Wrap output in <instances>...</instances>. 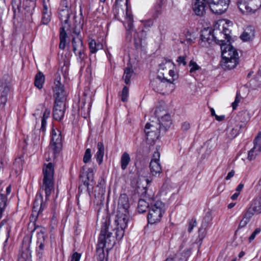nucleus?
I'll list each match as a JSON object with an SVG mask.
<instances>
[{"mask_svg":"<svg viewBox=\"0 0 261 261\" xmlns=\"http://www.w3.org/2000/svg\"><path fill=\"white\" fill-rule=\"evenodd\" d=\"M218 31L214 33L216 39L214 41L221 47L222 61L221 65L224 69L231 70L234 68L239 63V57L237 50L230 44V42L226 41L223 36H221Z\"/></svg>","mask_w":261,"mask_h":261,"instance_id":"f257e3e1","label":"nucleus"},{"mask_svg":"<svg viewBox=\"0 0 261 261\" xmlns=\"http://www.w3.org/2000/svg\"><path fill=\"white\" fill-rule=\"evenodd\" d=\"M129 208L128 196L125 194H121L118 200L116 219L113 224L110 223L116 230V237L118 240H120L124 236V229L129 219Z\"/></svg>","mask_w":261,"mask_h":261,"instance_id":"f03ea898","label":"nucleus"},{"mask_svg":"<svg viewBox=\"0 0 261 261\" xmlns=\"http://www.w3.org/2000/svg\"><path fill=\"white\" fill-rule=\"evenodd\" d=\"M114 231L116 232V230H114L113 226L110 225L109 220H106L101 225L96 248V255L98 261H102L105 257L104 249L106 248L108 252L114 247L116 240H118L116 236L113 234Z\"/></svg>","mask_w":261,"mask_h":261,"instance_id":"7ed1b4c3","label":"nucleus"},{"mask_svg":"<svg viewBox=\"0 0 261 261\" xmlns=\"http://www.w3.org/2000/svg\"><path fill=\"white\" fill-rule=\"evenodd\" d=\"M43 204L41 198H36L34 203L32 214L30 217V222L28 225V230L32 235H36L37 242H44L45 229L39 225L36 226L35 222L38 215L43 210Z\"/></svg>","mask_w":261,"mask_h":261,"instance_id":"20e7f679","label":"nucleus"},{"mask_svg":"<svg viewBox=\"0 0 261 261\" xmlns=\"http://www.w3.org/2000/svg\"><path fill=\"white\" fill-rule=\"evenodd\" d=\"M54 97L55 99L53 116L55 119L61 121L65 111V94L64 85L58 83L54 88Z\"/></svg>","mask_w":261,"mask_h":261,"instance_id":"39448f33","label":"nucleus"},{"mask_svg":"<svg viewBox=\"0 0 261 261\" xmlns=\"http://www.w3.org/2000/svg\"><path fill=\"white\" fill-rule=\"evenodd\" d=\"M165 211V205L161 201L158 200L150 203L148 214V223L153 224L160 222Z\"/></svg>","mask_w":261,"mask_h":261,"instance_id":"423d86ee","label":"nucleus"},{"mask_svg":"<svg viewBox=\"0 0 261 261\" xmlns=\"http://www.w3.org/2000/svg\"><path fill=\"white\" fill-rule=\"evenodd\" d=\"M54 167L52 163L44 165L43 168V179L42 186V190L45 192L46 197L50 196L53 188V178Z\"/></svg>","mask_w":261,"mask_h":261,"instance_id":"0eeeda50","label":"nucleus"},{"mask_svg":"<svg viewBox=\"0 0 261 261\" xmlns=\"http://www.w3.org/2000/svg\"><path fill=\"white\" fill-rule=\"evenodd\" d=\"M60 40L59 48L60 50L58 53V59L60 64H63V65L61 69L59 70L57 73V75H58L59 76H57L56 77L55 82H60L61 80L60 73L62 74L64 78H65V71L63 70V67L65 66V56L64 50L65 48V30L63 25L60 28Z\"/></svg>","mask_w":261,"mask_h":261,"instance_id":"6e6552de","label":"nucleus"},{"mask_svg":"<svg viewBox=\"0 0 261 261\" xmlns=\"http://www.w3.org/2000/svg\"><path fill=\"white\" fill-rule=\"evenodd\" d=\"M240 11L244 14L254 13L261 7L260 0H237Z\"/></svg>","mask_w":261,"mask_h":261,"instance_id":"1a4fd4ad","label":"nucleus"},{"mask_svg":"<svg viewBox=\"0 0 261 261\" xmlns=\"http://www.w3.org/2000/svg\"><path fill=\"white\" fill-rule=\"evenodd\" d=\"M144 132L146 139L149 143H154L158 139L161 132L159 124L154 121L147 123L145 126Z\"/></svg>","mask_w":261,"mask_h":261,"instance_id":"9d476101","label":"nucleus"},{"mask_svg":"<svg viewBox=\"0 0 261 261\" xmlns=\"http://www.w3.org/2000/svg\"><path fill=\"white\" fill-rule=\"evenodd\" d=\"M154 114L158 119L159 123H157L159 125L161 130L163 133H165L172 123L170 115L161 107L157 108Z\"/></svg>","mask_w":261,"mask_h":261,"instance_id":"9b49d317","label":"nucleus"},{"mask_svg":"<svg viewBox=\"0 0 261 261\" xmlns=\"http://www.w3.org/2000/svg\"><path fill=\"white\" fill-rule=\"evenodd\" d=\"M230 0H207L208 7L213 13L222 14L227 9Z\"/></svg>","mask_w":261,"mask_h":261,"instance_id":"f8f14e48","label":"nucleus"},{"mask_svg":"<svg viewBox=\"0 0 261 261\" xmlns=\"http://www.w3.org/2000/svg\"><path fill=\"white\" fill-rule=\"evenodd\" d=\"M82 181L83 182V185H81L79 186V190L83 189L85 190L87 194L89 195L90 190L93 188L94 185L95 184L94 180V174L92 169H88L86 172V175H82L81 176ZM80 196H81V193H80Z\"/></svg>","mask_w":261,"mask_h":261,"instance_id":"ddd939ff","label":"nucleus"},{"mask_svg":"<svg viewBox=\"0 0 261 261\" xmlns=\"http://www.w3.org/2000/svg\"><path fill=\"white\" fill-rule=\"evenodd\" d=\"M129 19V22L127 24L126 28V38L127 40L131 41L132 37H134V45L136 49H138L141 46V40L140 39H137L138 37V33L134 30L133 24L132 22L133 16L129 15L128 16Z\"/></svg>","mask_w":261,"mask_h":261,"instance_id":"4468645a","label":"nucleus"},{"mask_svg":"<svg viewBox=\"0 0 261 261\" xmlns=\"http://www.w3.org/2000/svg\"><path fill=\"white\" fill-rule=\"evenodd\" d=\"M50 145L55 153H59L61 150L63 145L61 134L59 130L52 129Z\"/></svg>","mask_w":261,"mask_h":261,"instance_id":"2eb2a0df","label":"nucleus"},{"mask_svg":"<svg viewBox=\"0 0 261 261\" xmlns=\"http://www.w3.org/2000/svg\"><path fill=\"white\" fill-rule=\"evenodd\" d=\"M30 237L24 238L21 249V256L18 258V261H31L32 253L30 249Z\"/></svg>","mask_w":261,"mask_h":261,"instance_id":"dca6fc26","label":"nucleus"},{"mask_svg":"<svg viewBox=\"0 0 261 261\" xmlns=\"http://www.w3.org/2000/svg\"><path fill=\"white\" fill-rule=\"evenodd\" d=\"M152 87L154 90L163 94L171 93L175 89L174 83H153Z\"/></svg>","mask_w":261,"mask_h":261,"instance_id":"f3484780","label":"nucleus"},{"mask_svg":"<svg viewBox=\"0 0 261 261\" xmlns=\"http://www.w3.org/2000/svg\"><path fill=\"white\" fill-rule=\"evenodd\" d=\"M206 1L207 0H195L193 5V10L196 15L202 16L205 13L208 8Z\"/></svg>","mask_w":261,"mask_h":261,"instance_id":"a211bd4d","label":"nucleus"},{"mask_svg":"<svg viewBox=\"0 0 261 261\" xmlns=\"http://www.w3.org/2000/svg\"><path fill=\"white\" fill-rule=\"evenodd\" d=\"M200 38L202 41L207 42L210 44L216 37H215L214 31L212 29L207 28L201 31Z\"/></svg>","mask_w":261,"mask_h":261,"instance_id":"6ab92c4d","label":"nucleus"},{"mask_svg":"<svg viewBox=\"0 0 261 261\" xmlns=\"http://www.w3.org/2000/svg\"><path fill=\"white\" fill-rule=\"evenodd\" d=\"M72 44L73 47V51L76 55V50L83 48V42L80 36V33L73 32L72 35Z\"/></svg>","mask_w":261,"mask_h":261,"instance_id":"aec40b11","label":"nucleus"},{"mask_svg":"<svg viewBox=\"0 0 261 261\" xmlns=\"http://www.w3.org/2000/svg\"><path fill=\"white\" fill-rule=\"evenodd\" d=\"M254 37V30L252 27H248L240 36V38L243 41H248L252 39Z\"/></svg>","mask_w":261,"mask_h":261,"instance_id":"412c9836","label":"nucleus"},{"mask_svg":"<svg viewBox=\"0 0 261 261\" xmlns=\"http://www.w3.org/2000/svg\"><path fill=\"white\" fill-rule=\"evenodd\" d=\"M249 91H250V90L248 89V86L247 85H245L243 86H242L240 88L239 90L237 93L235 100L232 103V107L233 110H235L237 108L238 104L241 101V93L244 91L246 93H248Z\"/></svg>","mask_w":261,"mask_h":261,"instance_id":"4be33fe9","label":"nucleus"},{"mask_svg":"<svg viewBox=\"0 0 261 261\" xmlns=\"http://www.w3.org/2000/svg\"><path fill=\"white\" fill-rule=\"evenodd\" d=\"M98 150L95 155V158L99 165L101 164L103 161V158L104 155V146L102 142H98L97 143Z\"/></svg>","mask_w":261,"mask_h":261,"instance_id":"5701e85b","label":"nucleus"},{"mask_svg":"<svg viewBox=\"0 0 261 261\" xmlns=\"http://www.w3.org/2000/svg\"><path fill=\"white\" fill-rule=\"evenodd\" d=\"M149 167L150 172L153 176L159 175L162 172V168L159 162L151 161Z\"/></svg>","mask_w":261,"mask_h":261,"instance_id":"b1692460","label":"nucleus"},{"mask_svg":"<svg viewBox=\"0 0 261 261\" xmlns=\"http://www.w3.org/2000/svg\"><path fill=\"white\" fill-rule=\"evenodd\" d=\"M250 113L248 111H242L239 112L237 115L236 121H240L246 123L250 120Z\"/></svg>","mask_w":261,"mask_h":261,"instance_id":"393cba45","label":"nucleus"},{"mask_svg":"<svg viewBox=\"0 0 261 261\" xmlns=\"http://www.w3.org/2000/svg\"><path fill=\"white\" fill-rule=\"evenodd\" d=\"M89 47L90 52L94 54L102 48V44L100 43H97L95 40L91 39L89 42Z\"/></svg>","mask_w":261,"mask_h":261,"instance_id":"a878e982","label":"nucleus"},{"mask_svg":"<svg viewBox=\"0 0 261 261\" xmlns=\"http://www.w3.org/2000/svg\"><path fill=\"white\" fill-rule=\"evenodd\" d=\"M65 0H63L58 9V16L59 18L61 21V22L62 24L64 23H65V20L64 19L65 16V3L64 2Z\"/></svg>","mask_w":261,"mask_h":261,"instance_id":"bb28decb","label":"nucleus"},{"mask_svg":"<svg viewBox=\"0 0 261 261\" xmlns=\"http://www.w3.org/2000/svg\"><path fill=\"white\" fill-rule=\"evenodd\" d=\"M149 206V203L144 199H140L138 201V210L140 213L146 211Z\"/></svg>","mask_w":261,"mask_h":261,"instance_id":"cd10ccee","label":"nucleus"},{"mask_svg":"<svg viewBox=\"0 0 261 261\" xmlns=\"http://www.w3.org/2000/svg\"><path fill=\"white\" fill-rule=\"evenodd\" d=\"M130 161L129 155L128 153L124 152L121 158V167L122 170H125Z\"/></svg>","mask_w":261,"mask_h":261,"instance_id":"c85d7f7f","label":"nucleus"},{"mask_svg":"<svg viewBox=\"0 0 261 261\" xmlns=\"http://www.w3.org/2000/svg\"><path fill=\"white\" fill-rule=\"evenodd\" d=\"M163 5V0H157L155 5L154 7V12L153 17L155 18L161 14L162 7Z\"/></svg>","mask_w":261,"mask_h":261,"instance_id":"c756f323","label":"nucleus"},{"mask_svg":"<svg viewBox=\"0 0 261 261\" xmlns=\"http://www.w3.org/2000/svg\"><path fill=\"white\" fill-rule=\"evenodd\" d=\"M134 75V71L131 67H127L124 69L123 77L124 82H129L130 78Z\"/></svg>","mask_w":261,"mask_h":261,"instance_id":"7c9ffc66","label":"nucleus"},{"mask_svg":"<svg viewBox=\"0 0 261 261\" xmlns=\"http://www.w3.org/2000/svg\"><path fill=\"white\" fill-rule=\"evenodd\" d=\"M128 0H116L115 3V10L117 11V10H119V3L121 2H124V4L126 6V12L127 13V4H128ZM118 12L116 11L115 12V17L116 18H118Z\"/></svg>","mask_w":261,"mask_h":261,"instance_id":"2f4dec72","label":"nucleus"},{"mask_svg":"<svg viewBox=\"0 0 261 261\" xmlns=\"http://www.w3.org/2000/svg\"><path fill=\"white\" fill-rule=\"evenodd\" d=\"M254 147L258 151H261V132L258 133L254 139Z\"/></svg>","mask_w":261,"mask_h":261,"instance_id":"473e14b6","label":"nucleus"},{"mask_svg":"<svg viewBox=\"0 0 261 261\" xmlns=\"http://www.w3.org/2000/svg\"><path fill=\"white\" fill-rule=\"evenodd\" d=\"M230 31L229 29L226 28L225 27H223L222 32H219V34L221 36H223L225 39L227 40V42H230L231 39V36L229 35Z\"/></svg>","mask_w":261,"mask_h":261,"instance_id":"72a5a7b5","label":"nucleus"},{"mask_svg":"<svg viewBox=\"0 0 261 261\" xmlns=\"http://www.w3.org/2000/svg\"><path fill=\"white\" fill-rule=\"evenodd\" d=\"M7 197L4 194H0V215H2L6 206Z\"/></svg>","mask_w":261,"mask_h":261,"instance_id":"f704fd0d","label":"nucleus"},{"mask_svg":"<svg viewBox=\"0 0 261 261\" xmlns=\"http://www.w3.org/2000/svg\"><path fill=\"white\" fill-rule=\"evenodd\" d=\"M129 93V87L125 86L123 87L121 94V100L123 102H126L127 101V97Z\"/></svg>","mask_w":261,"mask_h":261,"instance_id":"c9c22d12","label":"nucleus"},{"mask_svg":"<svg viewBox=\"0 0 261 261\" xmlns=\"http://www.w3.org/2000/svg\"><path fill=\"white\" fill-rule=\"evenodd\" d=\"M256 213L254 209L251 206H250L245 213L243 217L250 221V219Z\"/></svg>","mask_w":261,"mask_h":261,"instance_id":"e433bc0d","label":"nucleus"},{"mask_svg":"<svg viewBox=\"0 0 261 261\" xmlns=\"http://www.w3.org/2000/svg\"><path fill=\"white\" fill-rule=\"evenodd\" d=\"M10 91L9 88L7 85L6 83H2L0 85V92L1 94L0 95H4L7 97L8 93Z\"/></svg>","mask_w":261,"mask_h":261,"instance_id":"4c0bfd02","label":"nucleus"},{"mask_svg":"<svg viewBox=\"0 0 261 261\" xmlns=\"http://www.w3.org/2000/svg\"><path fill=\"white\" fill-rule=\"evenodd\" d=\"M250 206L254 209L257 214L261 213V204L256 198L254 200Z\"/></svg>","mask_w":261,"mask_h":261,"instance_id":"58836bf2","label":"nucleus"},{"mask_svg":"<svg viewBox=\"0 0 261 261\" xmlns=\"http://www.w3.org/2000/svg\"><path fill=\"white\" fill-rule=\"evenodd\" d=\"M50 21V13L44 12L42 14L41 22L43 24H47Z\"/></svg>","mask_w":261,"mask_h":261,"instance_id":"ea45409f","label":"nucleus"},{"mask_svg":"<svg viewBox=\"0 0 261 261\" xmlns=\"http://www.w3.org/2000/svg\"><path fill=\"white\" fill-rule=\"evenodd\" d=\"M189 66L190 68V72L191 73L200 68L199 66L197 64V63L193 60H191L190 62Z\"/></svg>","mask_w":261,"mask_h":261,"instance_id":"a19ab883","label":"nucleus"},{"mask_svg":"<svg viewBox=\"0 0 261 261\" xmlns=\"http://www.w3.org/2000/svg\"><path fill=\"white\" fill-rule=\"evenodd\" d=\"M91 158V149L88 148L86 150L85 154L83 158V162L85 163L89 162Z\"/></svg>","mask_w":261,"mask_h":261,"instance_id":"79ce46f5","label":"nucleus"},{"mask_svg":"<svg viewBox=\"0 0 261 261\" xmlns=\"http://www.w3.org/2000/svg\"><path fill=\"white\" fill-rule=\"evenodd\" d=\"M259 151L254 149L253 147L251 150H250L248 154V159L250 161H251L255 159L256 155Z\"/></svg>","mask_w":261,"mask_h":261,"instance_id":"37998d69","label":"nucleus"},{"mask_svg":"<svg viewBox=\"0 0 261 261\" xmlns=\"http://www.w3.org/2000/svg\"><path fill=\"white\" fill-rule=\"evenodd\" d=\"M45 75L41 72L39 71L35 75L34 82H44Z\"/></svg>","mask_w":261,"mask_h":261,"instance_id":"c03bdc74","label":"nucleus"},{"mask_svg":"<svg viewBox=\"0 0 261 261\" xmlns=\"http://www.w3.org/2000/svg\"><path fill=\"white\" fill-rule=\"evenodd\" d=\"M196 225V220L195 219H192L189 222V227H188V232H191L193 228L195 227Z\"/></svg>","mask_w":261,"mask_h":261,"instance_id":"a18cd8bd","label":"nucleus"},{"mask_svg":"<svg viewBox=\"0 0 261 261\" xmlns=\"http://www.w3.org/2000/svg\"><path fill=\"white\" fill-rule=\"evenodd\" d=\"M186 56H179L176 60L177 62L179 65L183 64L186 66L187 65V62L186 61Z\"/></svg>","mask_w":261,"mask_h":261,"instance_id":"49530a36","label":"nucleus"},{"mask_svg":"<svg viewBox=\"0 0 261 261\" xmlns=\"http://www.w3.org/2000/svg\"><path fill=\"white\" fill-rule=\"evenodd\" d=\"M7 98L4 95H0V109H3L7 102Z\"/></svg>","mask_w":261,"mask_h":261,"instance_id":"de8ad7c7","label":"nucleus"},{"mask_svg":"<svg viewBox=\"0 0 261 261\" xmlns=\"http://www.w3.org/2000/svg\"><path fill=\"white\" fill-rule=\"evenodd\" d=\"M160 157V153L159 152V151L156 150L155 151H154V153L153 154L151 161H156V162H159Z\"/></svg>","mask_w":261,"mask_h":261,"instance_id":"09e8293b","label":"nucleus"},{"mask_svg":"<svg viewBox=\"0 0 261 261\" xmlns=\"http://www.w3.org/2000/svg\"><path fill=\"white\" fill-rule=\"evenodd\" d=\"M261 230L259 228H257L255 229V230L253 232V233L251 234V235L249 238V242H251L253 241L256 235L258 234L260 232Z\"/></svg>","mask_w":261,"mask_h":261,"instance_id":"8fccbe9b","label":"nucleus"},{"mask_svg":"<svg viewBox=\"0 0 261 261\" xmlns=\"http://www.w3.org/2000/svg\"><path fill=\"white\" fill-rule=\"evenodd\" d=\"M76 55H78L79 58L82 61L85 57V55L84 53V47L83 48H81V49L76 50Z\"/></svg>","mask_w":261,"mask_h":261,"instance_id":"3c124183","label":"nucleus"},{"mask_svg":"<svg viewBox=\"0 0 261 261\" xmlns=\"http://www.w3.org/2000/svg\"><path fill=\"white\" fill-rule=\"evenodd\" d=\"M249 221H250L248 219L243 217L239 225V228L244 227L249 223Z\"/></svg>","mask_w":261,"mask_h":261,"instance_id":"603ef678","label":"nucleus"},{"mask_svg":"<svg viewBox=\"0 0 261 261\" xmlns=\"http://www.w3.org/2000/svg\"><path fill=\"white\" fill-rule=\"evenodd\" d=\"M81 256V254L74 252L71 256L70 261H79Z\"/></svg>","mask_w":261,"mask_h":261,"instance_id":"864d4df0","label":"nucleus"},{"mask_svg":"<svg viewBox=\"0 0 261 261\" xmlns=\"http://www.w3.org/2000/svg\"><path fill=\"white\" fill-rule=\"evenodd\" d=\"M169 74L170 76L172 77V82H174L177 79L178 75L174 70H170L169 72Z\"/></svg>","mask_w":261,"mask_h":261,"instance_id":"5fc2aeb1","label":"nucleus"},{"mask_svg":"<svg viewBox=\"0 0 261 261\" xmlns=\"http://www.w3.org/2000/svg\"><path fill=\"white\" fill-rule=\"evenodd\" d=\"M229 134L230 135V137L232 138H234L235 137H236L237 136H238L239 134V133H238V131L237 130V129H235L234 128V127L233 128H232Z\"/></svg>","mask_w":261,"mask_h":261,"instance_id":"6e6d98bb","label":"nucleus"},{"mask_svg":"<svg viewBox=\"0 0 261 261\" xmlns=\"http://www.w3.org/2000/svg\"><path fill=\"white\" fill-rule=\"evenodd\" d=\"M50 115V111L49 110L46 109L45 111L44 112L43 117L42 119H44L46 120L47 118H48L49 116Z\"/></svg>","mask_w":261,"mask_h":261,"instance_id":"4d7b16f0","label":"nucleus"},{"mask_svg":"<svg viewBox=\"0 0 261 261\" xmlns=\"http://www.w3.org/2000/svg\"><path fill=\"white\" fill-rule=\"evenodd\" d=\"M190 124L186 122L182 124L181 127L184 130H187L190 128Z\"/></svg>","mask_w":261,"mask_h":261,"instance_id":"13d9d810","label":"nucleus"},{"mask_svg":"<svg viewBox=\"0 0 261 261\" xmlns=\"http://www.w3.org/2000/svg\"><path fill=\"white\" fill-rule=\"evenodd\" d=\"M103 195H104V192H103V190H102L101 194H99L98 195H97V196L95 195V198L96 199L98 198V199H99V200L100 201H102L104 200V199H105Z\"/></svg>","mask_w":261,"mask_h":261,"instance_id":"bf43d9fd","label":"nucleus"},{"mask_svg":"<svg viewBox=\"0 0 261 261\" xmlns=\"http://www.w3.org/2000/svg\"><path fill=\"white\" fill-rule=\"evenodd\" d=\"M234 175V171L233 170H231L230 172H229L226 177H225L226 180H228L230 179L231 177H232Z\"/></svg>","mask_w":261,"mask_h":261,"instance_id":"052dcab7","label":"nucleus"},{"mask_svg":"<svg viewBox=\"0 0 261 261\" xmlns=\"http://www.w3.org/2000/svg\"><path fill=\"white\" fill-rule=\"evenodd\" d=\"M244 187V185L243 184H240L236 189V192L240 194L241 191L242 190Z\"/></svg>","mask_w":261,"mask_h":261,"instance_id":"680f3d73","label":"nucleus"},{"mask_svg":"<svg viewBox=\"0 0 261 261\" xmlns=\"http://www.w3.org/2000/svg\"><path fill=\"white\" fill-rule=\"evenodd\" d=\"M238 125H239V127H240V129L241 130L242 128H244L246 126V123H244V122H240V121H238V122L237 123Z\"/></svg>","mask_w":261,"mask_h":261,"instance_id":"e2e57ef3","label":"nucleus"},{"mask_svg":"<svg viewBox=\"0 0 261 261\" xmlns=\"http://www.w3.org/2000/svg\"><path fill=\"white\" fill-rule=\"evenodd\" d=\"M46 125V120H45L44 119H42L41 129L42 130V131H44L45 130Z\"/></svg>","mask_w":261,"mask_h":261,"instance_id":"0e129e2a","label":"nucleus"},{"mask_svg":"<svg viewBox=\"0 0 261 261\" xmlns=\"http://www.w3.org/2000/svg\"><path fill=\"white\" fill-rule=\"evenodd\" d=\"M90 91V87L89 86L85 87L84 89V95L85 96H87L89 94V92Z\"/></svg>","mask_w":261,"mask_h":261,"instance_id":"69168bd1","label":"nucleus"},{"mask_svg":"<svg viewBox=\"0 0 261 261\" xmlns=\"http://www.w3.org/2000/svg\"><path fill=\"white\" fill-rule=\"evenodd\" d=\"M240 195L239 193H238V192H236L234 194H233L231 196V200H235L237 199V198L238 197L239 195Z\"/></svg>","mask_w":261,"mask_h":261,"instance_id":"338daca9","label":"nucleus"},{"mask_svg":"<svg viewBox=\"0 0 261 261\" xmlns=\"http://www.w3.org/2000/svg\"><path fill=\"white\" fill-rule=\"evenodd\" d=\"M215 118L217 120L220 121H222L223 119H224L225 116L224 115H221V116L216 115Z\"/></svg>","mask_w":261,"mask_h":261,"instance_id":"774afa93","label":"nucleus"}]
</instances>
